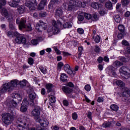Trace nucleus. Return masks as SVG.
<instances>
[{"mask_svg":"<svg viewBox=\"0 0 130 130\" xmlns=\"http://www.w3.org/2000/svg\"><path fill=\"white\" fill-rule=\"evenodd\" d=\"M16 101H15L14 99H11L9 103L7 104V105H8V106H10V108H16V107H17L18 105V104Z\"/></svg>","mask_w":130,"mask_h":130,"instance_id":"17","label":"nucleus"},{"mask_svg":"<svg viewBox=\"0 0 130 130\" xmlns=\"http://www.w3.org/2000/svg\"><path fill=\"white\" fill-rule=\"evenodd\" d=\"M44 39V38H39L37 39H34L32 40H31V43L32 45H37V44H38V42H39V41H42V40H43Z\"/></svg>","mask_w":130,"mask_h":130,"instance_id":"27","label":"nucleus"},{"mask_svg":"<svg viewBox=\"0 0 130 130\" xmlns=\"http://www.w3.org/2000/svg\"><path fill=\"white\" fill-rule=\"evenodd\" d=\"M40 111L41 109L39 106H35L31 112V115L35 117V119L38 121L40 118Z\"/></svg>","mask_w":130,"mask_h":130,"instance_id":"10","label":"nucleus"},{"mask_svg":"<svg viewBox=\"0 0 130 130\" xmlns=\"http://www.w3.org/2000/svg\"><path fill=\"white\" fill-rule=\"evenodd\" d=\"M46 88L47 90L48 93H49V92H51L52 91V89H53V85L48 83L46 85Z\"/></svg>","mask_w":130,"mask_h":130,"instance_id":"31","label":"nucleus"},{"mask_svg":"<svg viewBox=\"0 0 130 130\" xmlns=\"http://www.w3.org/2000/svg\"><path fill=\"white\" fill-rule=\"evenodd\" d=\"M19 84L20 81L17 79L12 80L10 82L5 83L1 89V93H8V92H11L14 90V88H16Z\"/></svg>","mask_w":130,"mask_h":130,"instance_id":"2","label":"nucleus"},{"mask_svg":"<svg viewBox=\"0 0 130 130\" xmlns=\"http://www.w3.org/2000/svg\"><path fill=\"white\" fill-rule=\"evenodd\" d=\"M64 70L65 72L69 75H73V76L76 75V72L75 71H73V70L71 69V66L68 64L64 65Z\"/></svg>","mask_w":130,"mask_h":130,"instance_id":"15","label":"nucleus"},{"mask_svg":"<svg viewBox=\"0 0 130 130\" xmlns=\"http://www.w3.org/2000/svg\"><path fill=\"white\" fill-rule=\"evenodd\" d=\"M124 92L122 93V96L125 97H129L130 96V90L127 88H124Z\"/></svg>","mask_w":130,"mask_h":130,"instance_id":"28","label":"nucleus"},{"mask_svg":"<svg viewBox=\"0 0 130 130\" xmlns=\"http://www.w3.org/2000/svg\"><path fill=\"white\" fill-rule=\"evenodd\" d=\"M16 24H18L19 30L22 29H26L27 31H32V26L30 24H28L26 26V19L24 18H18L16 19Z\"/></svg>","mask_w":130,"mask_h":130,"instance_id":"5","label":"nucleus"},{"mask_svg":"<svg viewBox=\"0 0 130 130\" xmlns=\"http://www.w3.org/2000/svg\"><path fill=\"white\" fill-rule=\"evenodd\" d=\"M49 99L50 102H51V103H55V101H56L55 97L53 95H51V94L49 95Z\"/></svg>","mask_w":130,"mask_h":130,"instance_id":"40","label":"nucleus"},{"mask_svg":"<svg viewBox=\"0 0 130 130\" xmlns=\"http://www.w3.org/2000/svg\"><path fill=\"white\" fill-rule=\"evenodd\" d=\"M60 2V0H52L50 2L48 7L50 9H52L53 8V4H55V3L56 4H59Z\"/></svg>","mask_w":130,"mask_h":130,"instance_id":"29","label":"nucleus"},{"mask_svg":"<svg viewBox=\"0 0 130 130\" xmlns=\"http://www.w3.org/2000/svg\"><path fill=\"white\" fill-rule=\"evenodd\" d=\"M62 91L66 94H71L73 92V89L68 86H63L62 88Z\"/></svg>","mask_w":130,"mask_h":130,"instance_id":"20","label":"nucleus"},{"mask_svg":"<svg viewBox=\"0 0 130 130\" xmlns=\"http://www.w3.org/2000/svg\"><path fill=\"white\" fill-rule=\"evenodd\" d=\"M62 67H63V63L60 62L58 63V69H60Z\"/></svg>","mask_w":130,"mask_h":130,"instance_id":"59","label":"nucleus"},{"mask_svg":"<svg viewBox=\"0 0 130 130\" xmlns=\"http://www.w3.org/2000/svg\"><path fill=\"white\" fill-rule=\"evenodd\" d=\"M126 53H128L129 54H130V47L129 46H128L126 48L125 54H126Z\"/></svg>","mask_w":130,"mask_h":130,"instance_id":"62","label":"nucleus"},{"mask_svg":"<svg viewBox=\"0 0 130 130\" xmlns=\"http://www.w3.org/2000/svg\"><path fill=\"white\" fill-rule=\"evenodd\" d=\"M6 35L8 37H14V36H15V37H16L15 39V42L18 44H21V43L26 44V43H27V40L25 37H24L23 35L18 33V31L13 32L12 31L10 30L6 32Z\"/></svg>","mask_w":130,"mask_h":130,"instance_id":"4","label":"nucleus"},{"mask_svg":"<svg viewBox=\"0 0 130 130\" xmlns=\"http://www.w3.org/2000/svg\"><path fill=\"white\" fill-rule=\"evenodd\" d=\"M63 28H72V22H67L63 25Z\"/></svg>","mask_w":130,"mask_h":130,"instance_id":"41","label":"nucleus"},{"mask_svg":"<svg viewBox=\"0 0 130 130\" xmlns=\"http://www.w3.org/2000/svg\"><path fill=\"white\" fill-rule=\"evenodd\" d=\"M107 12L105 11V9H102L100 11V14L101 16H104L105 14H107Z\"/></svg>","mask_w":130,"mask_h":130,"instance_id":"51","label":"nucleus"},{"mask_svg":"<svg viewBox=\"0 0 130 130\" xmlns=\"http://www.w3.org/2000/svg\"><path fill=\"white\" fill-rule=\"evenodd\" d=\"M37 121H39V123L41 124V126L43 127H46L49 124L48 120L46 119H39Z\"/></svg>","mask_w":130,"mask_h":130,"instance_id":"16","label":"nucleus"},{"mask_svg":"<svg viewBox=\"0 0 130 130\" xmlns=\"http://www.w3.org/2000/svg\"><path fill=\"white\" fill-rule=\"evenodd\" d=\"M28 119L26 117L21 116L18 118L17 123V128L18 130H25L26 128L24 127V125L27 124V121Z\"/></svg>","mask_w":130,"mask_h":130,"instance_id":"6","label":"nucleus"},{"mask_svg":"<svg viewBox=\"0 0 130 130\" xmlns=\"http://www.w3.org/2000/svg\"><path fill=\"white\" fill-rule=\"evenodd\" d=\"M120 60L123 62H127L129 59L128 58H125L124 57H121Z\"/></svg>","mask_w":130,"mask_h":130,"instance_id":"50","label":"nucleus"},{"mask_svg":"<svg viewBox=\"0 0 130 130\" xmlns=\"http://www.w3.org/2000/svg\"><path fill=\"white\" fill-rule=\"evenodd\" d=\"M121 3L122 6H127L129 2L127 0H122Z\"/></svg>","mask_w":130,"mask_h":130,"instance_id":"52","label":"nucleus"},{"mask_svg":"<svg viewBox=\"0 0 130 130\" xmlns=\"http://www.w3.org/2000/svg\"><path fill=\"white\" fill-rule=\"evenodd\" d=\"M114 123H115L114 121H112L111 122H105L103 124L102 126L105 128L109 127V126H111L112 124H114Z\"/></svg>","mask_w":130,"mask_h":130,"instance_id":"24","label":"nucleus"},{"mask_svg":"<svg viewBox=\"0 0 130 130\" xmlns=\"http://www.w3.org/2000/svg\"><path fill=\"white\" fill-rule=\"evenodd\" d=\"M8 20L9 21V29H11V30H16V27L13 23H12L10 21H12L13 19H11V18H8Z\"/></svg>","mask_w":130,"mask_h":130,"instance_id":"35","label":"nucleus"},{"mask_svg":"<svg viewBox=\"0 0 130 130\" xmlns=\"http://www.w3.org/2000/svg\"><path fill=\"white\" fill-rule=\"evenodd\" d=\"M62 22H63V20L61 18H60L57 22L55 20H52V25H50L48 27V33L52 35L58 34L60 32L59 27L62 26Z\"/></svg>","mask_w":130,"mask_h":130,"instance_id":"1","label":"nucleus"},{"mask_svg":"<svg viewBox=\"0 0 130 130\" xmlns=\"http://www.w3.org/2000/svg\"><path fill=\"white\" fill-rule=\"evenodd\" d=\"M122 45H124V46H128L129 45V44L128 43V42L125 40H123L122 41Z\"/></svg>","mask_w":130,"mask_h":130,"instance_id":"48","label":"nucleus"},{"mask_svg":"<svg viewBox=\"0 0 130 130\" xmlns=\"http://www.w3.org/2000/svg\"><path fill=\"white\" fill-rule=\"evenodd\" d=\"M98 61L99 62V63H101L102 61H103V58L102 57H100L98 59Z\"/></svg>","mask_w":130,"mask_h":130,"instance_id":"63","label":"nucleus"},{"mask_svg":"<svg viewBox=\"0 0 130 130\" xmlns=\"http://www.w3.org/2000/svg\"><path fill=\"white\" fill-rule=\"evenodd\" d=\"M62 53L64 56H69V55H72V54L67 52L63 51Z\"/></svg>","mask_w":130,"mask_h":130,"instance_id":"58","label":"nucleus"},{"mask_svg":"<svg viewBox=\"0 0 130 130\" xmlns=\"http://www.w3.org/2000/svg\"><path fill=\"white\" fill-rule=\"evenodd\" d=\"M97 101L98 102L100 103L101 102H103L104 101V100L103 99V98L99 97L97 100Z\"/></svg>","mask_w":130,"mask_h":130,"instance_id":"61","label":"nucleus"},{"mask_svg":"<svg viewBox=\"0 0 130 130\" xmlns=\"http://www.w3.org/2000/svg\"><path fill=\"white\" fill-rule=\"evenodd\" d=\"M46 5H47V0H42L38 7V10H43Z\"/></svg>","mask_w":130,"mask_h":130,"instance_id":"19","label":"nucleus"},{"mask_svg":"<svg viewBox=\"0 0 130 130\" xmlns=\"http://www.w3.org/2000/svg\"><path fill=\"white\" fill-rule=\"evenodd\" d=\"M78 14L79 15L78 16V21H80V22H82L83 20H84V16L80 15L81 13H80V12H78Z\"/></svg>","mask_w":130,"mask_h":130,"instance_id":"49","label":"nucleus"},{"mask_svg":"<svg viewBox=\"0 0 130 130\" xmlns=\"http://www.w3.org/2000/svg\"><path fill=\"white\" fill-rule=\"evenodd\" d=\"M84 18L88 21H98L99 17L97 15V13H94L92 15L89 13H84Z\"/></svg>","mask_w":130,"mask_h":130,"instance_id":"11","label":"nucleus"},{"mask_svg":"<svg viewBox=\"0 0 130 130\" xmlns=\"http://www.w3.org/2000/svg\"><path fill=\"white\" fill-rule=\"evenodd\" d=\"M84 88H85L86 91H87L88 92H89V91L91 90V86L89 85H85Z\"/></svg>","mask_w":130,"mask_h":130,"instance_id":"56","label":"nucleus"},{"mask_svg":"<svg viewBox=\"0 0 130 130\" xmlns=\"http://www.w3.org/2000/svg\"><path fill=\"white\" fill-rule=\"evenodd\" d=\"M72 118L74 120H77L78 119V114L76 112L73 113L72 114Z\"/></svg>","mask_w":130,"mask_h":130,"instance_id":"46","label":"nucleus"},{"mask_svg":"<svg viewBox=\"0 0 130 130\" xmlns=\"http://www.w3.org/2000/svg\"><path fill=\"white\" fill-rule=\"evenodd\" d=\"M118 29L120 31L121 33H125L124 31V26L120 25L118 26Z\"/></svg>","mask_w":130,"mask_h":130,"instance_id":"43","label":"nucleus"},{"mask_svg":"<svg viewBox=\"0 0 130 130\" xmlns=\"http://www.w3.org/2000/svg\"><path fill=\"white\" fill-rule=\"evenodd\" d=\"M47 26V24L45 23L42 21H40L36 25V29L38 32H41L42 29H45V26Z\"/></svg>","mask_w":130,"mask_h":130,"instance_id":"12","label":"nucleus"},{"mask_svg":"<svg viewBox=\"0 0 130 130\" xmlns=\"http://www.w3.org/2000/svg\"><path fill=\"white\" fill-rule=\"evenodd\" d=\"M124 36H125V32H121L118 34V39H120V40L122 39V38H123Z\"/></svg>","mask_w":130,"mask_h":130,"instance_id":"44","label":"nucleus"},{"mask_svg":"<svg viewBox=\"0 0 130 130\" xmlns=\"http://www.w3.org/2000/svg\"><path fill=\"white\" fill-rule=\"evenodd\" d=\"M1 15L4 16V17H5V18H7L8 19H11V20H12V16H10V15H9V12H8V10H7L6 8L2 9L1 11Z\"/></svg>","mask_w":130,"mask_h":130,"instance_id":"18","label":"nucleus"},{"mask_svg":"<svg viewBox=\"0 0 130 130\" xmlns=\"http://www.w3.org/2000/svg\"><path fill=\"white\" fill-rule=\"evenodd\" d=\"M110 108L111 109H112V110H113L114 111H117L118 110L119 108L118 106L115 104H113L111 105Z\"/></svg>","mask_w":130,"mask_h":130,"instance_id":"39","label":"nucleus"},{"mask_svg":"<svg viewBox=\"0 0 130 130\" xmlns=\"http://www.w3.org/2000/svg\"><path fill=\"white\" fill-rule=\"evenodd\" d=\"M2 120L4 123L9 125L14 120V116H11L10 114L4 113L2 114Z\"/></svg>","mask_w":130,"mask_h":130,"instance_id":"7","label":"nucleus"},{"mask_svg":"<svg viewBox=\"0 0 130 130\" xmlns=\"http://www.w3.org/2000/svg\"><path fill=\"white\" fill-rule=\"evenodd\" d=\"M29 104V103L28 102V101L27 99H24L22 103L21 104V106L20 108V111L21 112H26V111L28 110V105Z\"/></svg>","mask_w":130,"mask_h":130,"instance_id":"13","label":"nucleus"},{"mask_svg":"<svg viewBox=\"0 0 130 130\" xmlns=\"http://www.w3.org/2000/svg\"><path fill=\"white\" fill-rule=\"evenodd\" d=\"M26 10V8L23 6H19L17 8V11L19 14H23Z\"/></svg>","mask_w":130,"mask_h":130,"instance_id":"30","label":"nucleus"},{"mask_svg":"<svg viewBox=\"0 0 130 130\" xmlns=\"http://www.w3.org/2000/svg\"><path fill=\"white\" fill-rule=\"evenodd\" d=\"M25 6L28 8L30 11H34L37 7V2L36 0H26Z\"/></svg>","mask_w":130,"mask_h":130,"instance_id":"8","label":"nucleus"},{"mask_svg":"<svg viewBox=\"0 0 130 130\" xmlns=\"http://www.w3.org/2000/svg\"><path fill=\"white\" fill-rule=\"evenodd\" d=\"M55 16L57 18H59L61 16H62V10H61V8H59L56 10Z\"/></svg>","mask_w":130,"mask_h":130,"instance_id":"26","label":"nucleus"},{"mask_svg":"<svg viewBox=\"0 0 130 130\" xmlns=\"http://www.w3.org/2000/svg\"><path fill=\"white\" fill-rule=\"evenodd\" d=\"M40 71L42 73V74H44V75H45V74L47 73V69H46V67H40Z\"/></svg>","mask_w":130,"mask_h":130,"instance_id":"36","label":"nucleus"},{"mask_svg":"<svg viewBox=\"0 0 130 130\" xmlns=\"http://www.w3.org/2000/svg\"><path fill=\"white\" fill-rule=\"evenodd\" d=\"M52 130H59V127L57 125L54 126L52 128Z\"/></svg>","mask_w":130,"mask_h":130,"instance_id":"64","label":"nucleus"},{"mask_svg":"<svg viewBox=\"0 0 130 130\" xmlns=\"http://www.w3.org/2000/svg\"><path fill=\"white\" fill-rule=\"evenodd\" d=\"M94 41L96 43H99V42H100V37H99V36H96L94 39Z\"/></svg>","mask_w":130,"mask_h":130,"instance_id":"55","label":"nucleus"},{"mask_svg":"<svg viewBox=\"0 0 130 130\" xmlns=\"http://www.w3.org/2000/svg\"><path fill=\"white\" fill-rule=\"evenodd\" d=\"M115 82L116 83V85L120 87H124V86H125V84L121 80H116Z\"/></svg>","mask_w":130,"mask_h":130,"instance_id":"37","label":"nucleus"},{"mask_svg":"<svg viewBox=\"0 0 130 130\" xmlns=\"http://www.w3.org/2000/svg\"><path fill=\"white\" fill-rule=\"evenodd\" d=\"M101 49L99 47L96 46L94 49V51L96 52V53H99L100 52Z\"/></svg>","mask_w":130,"mask_h":130,"instance_id":"57","label":"nucleus"},{"mask_svg":"<svg viewBox=\"0 0 130 130\" xmlns=\"http://www.w3.org/2000/svg\"><path fill=\"white\" fill-rule=\"evenodd\" d=\"M60 79L62 82H66L68 80V75L64 73L61 74Z\"/></svg>","mask_w":130,"mask_h":130,"instance_id":"32","label":"nucleus"},{"mask_svg":"<svg viewBox=\"0 0 130 130\" xmlns=\"http://www.w3.org/2000/svg\"><path fill=\"white\" fill-rule=\"evenodd\" d=\"M13 1V3H9V6L10 7H12V8H17L18 7V4L21 2V0H12Z\"/></svg>","mask_w":130,"mask_h":130,"instance_id":"21","label":"nucleus"},{"mask_svg":"<svg viewBox=\"0 0 130 130\" xmlns=\"http://www.w3.org/2000/svg\"><path fill=\"white\" fill-rule=\"evenodd\" d=\"M12 98H13L14 100H17L18 101H21L22 100V96H21V95L19 93H14L12 94Z\"/></svg>","mask_w":130,"mask_h":130,"instance_id":"22","label":"nucleus"},{"mask_svg":"<svg viewBox=\"0 0 130 130\" xmlns=\"http://www.w3.org/2000/svg\"><path fill=\"white\" fill-rule=\"evenodd\" d=\"M103 5L101 3L98 4L97 3H92L91 5V7L93 9H98L99 8H102Z\"/></svg>","mask_w":130,"mask_h":130,"instance_id":"25","label":"nucleus"},{"mask_svg":"<svg viewBox=\"0 0 130 130\" xmlns=\"http://www.w3.org/2000/svg\"><path fill=\"white\" fill-rule=\"evenodd\" d=\"M113 66L116 67V68H118V67H120V66H122V63L119 61H116L114 62Z\"/></svg>","mask_w":130,"mask_h":130,"instance_id":"42","label":"nucleus"},{"mask_svg":"<svg viewBox=\"0 0 130 130\" xmlns=\"http://www.w3.org/2000/svg\"><path fill=\"white\" fill-rule=\"evenodd\" d=\"M87 0H71L69 2L68 6V11H74L77 9V7L79 8H85L86 7V4H87Z\"/></svg>","mask_w":130,"mask_h":130,"instance_id":"3","label":"nucleus"},{"mask_svg":"<svg viewBox=\"0 0 130 130\" xmlns=\"http://www.w3.org/2000/svg\"><path fill=\"white\" fill-rule=\"evenodd\" d=\"M19 85L22 86H27V85H28V81L24 79L22 81H19Z\"/></svg>","mask_w":130,"mask_h":130,"instance_id":"38","label":"nucleus"},{"mask_svg":"<svg viewBox=\"0 0 130 130\" xmlns=\"http://www.w3.org/2000/svg\"><path fill=\"white\" fill-rule=\"evenodd\" d=\"M110 76L113 77H116V68H111Z\"/></svg>","mask_w":130,"mask_h":130,"instance_id":"23","label":"nucleus"},{"mask_svg":"<svg viewBox=\"0 0 130 130\" xmlns=\"http://www.w3.org/2000/svg\"><path fill=\"white\" fill-rule=\"evenodd\" d=\"M120 73L121 76H123L125 79H128L130 77V70L127 67L124 66L120 69Z\"/></svg>","mask_w":130,"mask_h":130,"instance_id":"9","label":"nucleus"},{"mask_svg":"<svg viewBox=\"0 0 130 130\" xmlns=\"http://www.w3.org/2000/svg\"><path fill=\"white\" fill-rule=\"evenodd\" d=\"M63 104L64 106H68L69 102L67 100H64L63 101Z\"/></svg>","mask_w":130,"mask_h":130,"instance_id":"60","label":"nucleus"},{"mask_svg":"<svg viewBox=\"0 0 130 130\" xmlns=\"http://www.w3.org/2000/svg\"><path fill=\"white\" fill-rule=\"evenodd\" d=\"M106 7L107 9H110V10H113V6H112V3L110 2H108L106 3Z\"/></svg>","mask_w":130,"mask_h":130,"instance_id":"34","label":"nucleus"},{"mask_svg":"<svg viewBox=\"0 0 130 130\" xmlns=\"http://www.w3.org/2000/svg\"><path fill=\"white\" fill-rule=\"evenodd\" d=\"M53 49L55 50L56 54L59 55L61 54V52L58 49H57V47L54 46L53 47Z\"/></svg>","mask_w":130,"mask_h":130,"instance_id":"45","label":"nucleus"},{"mask_svg":"<svg viewBox=\"0 0 130 130\" xmlns=\"http://www.w3.org/2000/svg\"><path fill=\"white\" fill-rule=\"evenodd\" d=\"M6 1L5 0H0V9L3 8V6H6Z\"/></svg>","mask_w":130,"mask_h":130,"instance_id":"47","label":"nucleus"},{"mask_svg":"<svg viewBox=\"0 0 130 130\" xmlns=\"http://www.w3.org/2000/svg\"><path fill=\"white\" fill-rule=\"evenodd\" d=\"M29 98L31 100V105L33 106L34 104L38 103L39 97L36 95V93H31L29 95Z\"/></svg>","mask_w":130,"mask_h":130,"instance_id":"14","label":"nucleus"},{"mask_svg":"<svg viewBox=\"0 0 130 130\" xmlns=\"http://www.w3.org/2000/svg\"><path fill=\"white\" fill-rule=\"evenodd\" d=\"M77 32L79 33V34H84V29L82 28H78L77 29Z\"/></svg>","mask_w":130,"mask_h":130,"instance_id":"54","label":"nucleus"},{"mask_svg":"<svg viewBox=\"0 0 130 130\" xmlns=\"http://www.w3.org/2000/svg\"><path fill=\"white\" fill-rule=\"evenodd\" d=\"M28 63L30 66H32V64L34 63V60L32 58L30 57L28 58Z\"/></svg>","mask_w":130,"mask_h":130,"instance_id":"53","label":"nucleus"},{"mask_svg":"<svg viewBox=\"0 0 130 130\" xmlns=\"http://www.w3.org/2000/svg\"><path fill=\"white\" fill-rule=\"evenodd\" d=\"M114 20L116 23H120L121 22V18L119 15L114 16Z\"/></svg>","mask_w":130,"mask_h":130,"instance_id":"33","label":"nucleus"}]
</instances>
